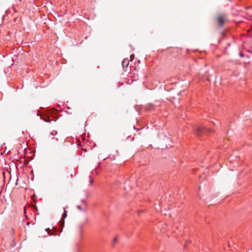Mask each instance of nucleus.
<instances>
[{
	"label": "nucleus",
	"mask_w": 252,
	"mask_h": 252,
	"mask_svg": "<svg viewBox=\"0 0 252 252\" xmlns=\"http://www.w3.org/2000/svg\"><path fill=\"white\" fill-rule=\"evenodd\" d=\"M117 241V237H115V238L114 239V242H116Z\"/></svg>",
	"instance_id": "nucleus-7"
},
{
	"label": "nucleus",
	"mask_w": 252,
	"mask_h": 252,
	"mask_svg": "<svg viewBox=\"0 0 252 252\" xmlns=\"http://www.w3.org/2000/svg\"><path fill=\"white\" fill-rule=\"evenodd\" d=\"M129 64V61L127 59H125L123 61L122 64L123 67H127Z\"/></svg>",
	"instance_id": "nucleus-3"
},
{
	"label": "nucleus",
	"mask_w": 252,
	"mask_h": 252,
	"mask_svg": "<svg viewBox=\"0 0 252 252\" xmlns=\"http://www.w3.org/2000/svg\"><path fill=\"white\" fill-rule=\"evenodd\" d=\"M211 131V130L210 129L204 126L202 127H197L195 129L196 134L198 136L201 135V133L204 131L210 132Z\"/></svg>",
	"instance_id": "nucleus-2"
},
{
	"label": "nucleus",
	"mask_w": 252,
	"mask_h": 252,
	"mask_svg": "<svg viewBox=\"0 0 252 252\" xmlns=\"http://www.w3.org/2000/svg\"><path fill=\"white\" fill-rule=\"evenodd\" d=\"M90 184L92 185L93 183V180L92 179H91L90 180Z\"/></svg>",
	"instance_id": "nucleus-6"
},
{
	"label": "nucleus",
	"mask_w": 252,
	"mask_h": 252,
	"mask_svg": "<svg viewBox=\"0 0 252 252\" xmlns=\"http://www.w3.org/2000/svg\"><path fill=\"white\" fill-rule=\"evenodd\" d=\"M227 20L225 15L223 14L219 15L217 18V21L220 27L222 26Z\"/></svg>",
	"instance_id": "nucleus-1"
},
{
	"label": "nucleus",
	"mask_w": 252,
	"mask_h": 252,
	"mask_svg": "<svg viewBox=\"0 0 252 252\" xmlns=\"http://www.w3.org/2000/svg\"><path fill=\"white\" fill-rule=\"evenodd\" d=\"M63 219L65 218L67 216V212L65 209V208H63Z\"/></svg>",
	"instance_id": "nucleus-4"
},
{
	"label": "nucleus",
	"mask_w": 252,
	"mask_h": 252,
	"mask_svg": "<svg viewBox=\"0 0 252 252\" xmlns=\"http://www.w3.org/2000/svg\"><path fill=\"white\" fill-rule=\"evenodd\" d=\"M46 231L48 232V233H49V231H50V229L49 228H46Z\"/></svg>",
	"instance_id": "nucleus-8"
},
{
	"label": "nucleus",
	"mask_w": 252,
	"mask_h": 252,
	"mask_svg": "<svg viewBox=\"0 0 252 252\" xmlns=\"http://www.w3.org/2000/svg\"><path fill=\"white\" fill-rule=\"evenodd\" d=\"M77 208L79 210H82V208H81V206H80V205H78V206H77Z\"/></svg>",
	"instance_id": "nucleus-5"
},
{
	"label": "nucleus",
	"mask_w": 252,
	"mask_h": 252,
	"mask_svg": "<svg viewBox=\"0 0 252 252\" xmlns=\"http://www.w3.org/2000/svg\"><path fill=\"white\" fill-rule=\"evenodd\" d=\"M132 58V60H133V59L134 58V55H131L130 59H131Z\"/></svg>",
	"instance_id": "nucleus-9"
}]
</instances>
